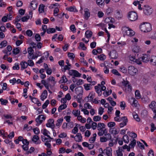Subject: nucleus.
Masks as SVG:
<instances>
[{
    "instance_id": "nucleus-35",
    "label": "nucleus",
    "mask_w": 156,
    "mask_h": 156,
    "mask_svg": "<svg viewBox=\"0 0 156 156\" xmlns=\"http://www.w3.org/2000/svg\"><path fill=\"white\" fill-rule=\"evenodd\" d=\"M28 52L29 55L28 56L29 57H31L32 55H33V54L34 52V51L33 49L31 47L28 48Z\"/></svg>"
},
{
    "instance_id": "nucleus-52",
    "label": "nucleus",
    "mask_w": 156,
    "mask_h": 156,
    "mask_svg": "<svg viewBox=\"0 0 156 156\" xmlns=\"http://www.w3.org/2000/svg\"><path fill=\"white\" fill-rule=\"evenodd\" d=\"M98 58L100 59V60L103 61L106 59V57L105 55L103 54H102L98 55Z\"/></svg>"
},
{
    "instance_id": "nucleus-62",
    "label": "nucleus",
    "mask_w": 156,
    "mask_h": 156,
    "mask_svg": "<svg viewBox=\"0 0 156 156\" xmlns=\"http://www.w3.org/2000/svg\"><path fill=\"white\" fill-rule=\"evenodd\" d=\"M27 64L28 66L29 65L30 66H33L34 63L33 61L31 60H29L27 61Z\"/></svg>"
},
{
    "instance_id": "nucleus-57",
    "label": "nucleus",
    "mask_w": 156,
    "mask_h": 156,
    "mask_svg": "<svg viewBox=\"0 0 156 156\" xmlns=\"http://www.w3.org/2000/svg\"><path fill=\"white\" fill-rule=\"evenodd\" d=\"M97 126L98 125H97V123L95 122H94L92 123L91 127L93 129L95 130L96 129Z\"/></svg>"
},
{
    "instance_id": "nucleus-32",
    "label": "nucleus",
    "mask_w": 156,
    "mask_h": 156,
    "mask_svg": "<svg viewBox=\"0 0 156 156\" xmlns=\"http://www.w3.org/2000/svg\"><path fill=\"white\" fill-rule=\"evenodd\" d=\"M66 9L70 12H76L78 11L74 6H71L69 8H67Z\"/></svg>"
},
{
    "instance_id": "nucleus-58",
    "label": "nucleus",
    "mask_w": 156,
    "mask_h": 156,
    "mask_svg": "<svg viewBox=\"0 0 156 156\" xmlns=\"http://www.w3.org/2000/svg\"><path fill=\"white\" fill-rule=\"evenodd\" d=\"M59 11V9L58 8H56L54 10V15L55 16H57L58 15V14Z\"/></svg>"
},
{
    "instance_id": "nucleus-53",
    "label": "nucleus",
    "mask_w": 156,
    "mask_h": 156,
    "mask_svg": "<svg viewBox=\"0 0 156 156\" xmlns=\"http://www.w3.org/2000/svg\"><path fill=\"white\" fill-rule=\"evenodd\" d=\"M49 103V101L48 100H47L42 105V108L43 109L45 108Z\"/></svg>"
},
{
    "instance_id": "nucleus-22",
    "label": "nucleus",
    "mask_w": 156,
    "mask_h": 156,
    "mask_svg": "<svg viewBox=\"0 0 156 156\" xmlns=\"http://www.w3.org/2000/svg\"><path fill=\"white\" fill-rule=\"evenodd\" d=\"M20 65L21 66V70H23V69L26 68L28 66L27 62L25 61L21 62L20 63Z\"/></svg>"
},
{
    "instance_id": "nucleus-61",
    "label": "nucleus",
    "mask_w": 156,
    "mask_h": 156,
    "mask_svg": "<svg viewBox=\"0 0 156 156\" xmlns=\"http://www.w3.org/2000/svg\"><path fill=\"white\" fill-rule=\"evenodd\" d=\"M151 132H153L154 130L156 129V127L155 126L154 123H152L151 124Z\"/></svg>"
},
{
    "instance_id": "nucleus-16",
    "label": "nucleus",
    "mask_w": 156,
    "mask_h": 156,
    "mask_svg": "<svg viewBox=\"0 0 156 156\" xmlns=\"http://www.w3.org/2000/svg\"><path fill=\"white\" fill-rule=\"evenodd\" d=\"M41 132L44 135L47 136L48 138L50 139H52L49 135V134H50V132L46 129H44L41 130Z\"/></svg>"
},
{
    "instance_id": "nucleus-47",
    "label": "nucleus",
    "mask_w": 156,
    "mask_h": 156,
    "mask_svg": "<svg viewBox=\"0 0 156 156\" xmlns=\"http://www.w3.org/2000/svg\"><path fill=\"white\" fill-rule=\"evenodd\" d=\"M7 45V41H2L0 44V48L6 46Z\"/></svg>"
},
{
    "instance_id": "nucleus-48",
    "label": "nucleus",
    "mask_w": 156,
    "mask_h": 156,
    "mask_svg": "<svg viewBox=\"0 0 156 156\" xmlns=\"http://www.w3.org/2000/svg\"><path fill=\"white\" fill-rule=\"evenodd\" d=\"M101 117L99 116H95L93 117V120L95 122H97L101 120Z\"/></svg>"
},
{
    "instance_id": "nucleus-1",
    "label": "nucleus",
    "mask_w": 156,
    "mask_h": 156,
    "mask_svg": "<svg viewBox=\"0 0 156 156\" xmlns=\"http://www.w3.org/2000/svg\"><path fill=\"white\" fill-rule=\"evenodd\" d=\"M140 30L146 33L150 31L151 30V24L147 23H144L140 25Z\"/></svg>"
},
{
    "instance_id": "nucleus-19",
    "label": "nucleus",
    "mask_w": 156,
    "mask_h": 156,
    "mask_svg": "<svg viewBox=\"0 0 156 156\" xmlns=\"http://www.w3.org/2000/svg\"><path fill=\"white\" fill-rule=\"evenodd\" d=\"M105 153L108 156H112V150L111 147H107L105 149Z\"/></svg>"
},
{
    "instance_id": "nucleus-11",
    "label": "nucleus",
    "mask_w": 156,
    "mask_h": 156,
    "mask_svg": "<svg viewBox=\"0 0 156 156\" xmlns=\"http://www.w3.org/2000/svg\"><path fill=\"white\" fill-rule=\"evenodd\" d=\"M95 93L94 92H91L89 94L88 96L85 98V100L87 102L91 101L94 97Z\"/></svg>"
},
{
    "instance_id": "nucleus-7",
    "label": "nucleus",
    "mask_w": 156,
    "mask_h": 156,
    "mask_svg": "<svg viewBox=\"0 0 156 156\" xmlns=\"http://www.w3.org/2000/svg\"><path fill=\"white\" fill-rule=\"evenodd\" d=\"M149 107L154 113H156V102L155 101H151L149 105Z\"/></svg>"
},
{
    "instance_id": "nucleus-23",
    "label": "nucleus",
    "mask_w": 156,
    "mask_h": 156,
    "mask_svg": "<svg viewBox=\"0 0 156 156\" xmlns=\"http://www.w3.org/2000/svg\"><path fill=\"white\" fill-rule=\"evenodd\" d=\"M105 22L106 23H108V24L110 23H113L114 22V19L112 17H109L105 18Z\"/></svg>"
},
{
    "instance_id": "nucleus-12",
    "label": "nucleus",
    "mask_w": 156,
    "mask_h": 156,
    "mask_svg": "<svg viewBox=\"0 0 156 156\" xmlns=\"http://www.w3.org/2000/svg\"><path fill=\"white\" fill-rule=\"evenodd\" d=\"M109 56L112 59H116L118 57V54L115 51L113 50L110 52L109 54Z\"/></svg>"
},
{
    "instance_id": "nucleus-26",
    "label": "nucleus",
    "mask_w": 156,
    "mask_h": 156,
    "mask_svg": "<svg viewBox=\"0 0 156 156\" xmlns=\"http://www.w3.org/2000/svg\"><path fill=\"white\" fill-rule=\"evenodd\" d=\"M67 106L66 104H63L60 105L58 108V112H60L62 110H63L66 108Z\"/></svg>"
},
{
    "instance_id": "nucleus-31",
    "label": "nucleus",
    "mask_w": 156,
    "mask_h": 156,
    "mask_svg": "<svg viewBox=\"0 0 156 156\" xmlns=\"http://www.w3.org/2000/svg\"><path fill=\"white\" fill-rule=\"evenodd\" d=\"M136 144V140L135 139H133V140L131 141V142L129 144V146L130 148H133L134 147Z\"/></svg>"
},
{
    "instance_id": "nucleus-39",
    "label": "nucleus",
    "mask_w": 156,
    "mask_h": 156,
    "mask_svg": "<svg viewBox=\"0 0 156 156\" xmlns=\"http://www.w3.org/2000/svg\"><path fill=\"white\" fill-rule=\"evenodd\" d=\"M92 34V33L91 31H87L85 33V35L87 38H89L91 37Z\"/></svg>"
},
{
    "instance_id": "nucleus-9",
    "label": "nucleus",
    "mask_w": 156,
    "mask_h": 156,
    "mask_svg": "<svg viewBox=\"0 0 156 156\" xmlns=\"http://www.w3.org/2000/svg\"><path fill=\"white\" fill-rule=\"evenodd\" d=\"M76 94L78 96L81 95L83 93V88L81 86H79L75 89Z\"/></svg>"
},
{
    "instance_id": "nucleus-15",
    "label": "nucleus",
    "mask_w": 156,
    "mask_h": 156,
    "mask_svg": "<svg viewBox=\"0 0 156 156\" xmlns=\"http://www.w3.org/2000/svg\"><path fill=\"white\" fill-rule=\"evenodd\" d=\"M39 139V137L37 135H35L33 136L32 139V141L36 144H40V142H39L38 140Z\"/></svg>"
},
{
    "instance_id": "nucleus-4",
    "label": "nucleus",
    "mask_w": 156,
    "mask_h": 156,
    "mask_svg": "<svg viewBox=\"0 0 156 156\" xmlns=\"http://www.w3.org/2000/svg\"><path fill=\"white\" fill-rule=\"evenodd\" d=\"M128 73L130 75L134 76L138 72L137 69L133 66H130L128 67Z\"/></svg>"
},
{
    "instance_id": "nucleus-40",
    "label": "nucleus",
    "mask_w": 156,
    "mask_h": 156,
    "mask_svg": "<svg viewBox=\"0 0 156 156\" xmlns=\"http://www.w3.org/2000/svg\"><path fill=\"white\" fill-rule=\"evenodd\" d=\"M67 81V79L65 76L63 75L59 81V82L61 83H65Z\"/></svg>"
},
{
    "instance_id": "nucleus-64",
    "label": "nucleus",
    "mask_w": 156,
    "mask_h": 156,
    "mask_svg": "<svg viewBox=\"0 0 156 156\" xmlns=\"http://www.w3.org/2000/svg\"><path fill=\"white\" fill-rule=\"evenodd\" d=\"M33 131L35 134L36 135L40 133V130L38 128L36 127L35 128H34L33 129Z\"/></svg>"
},
{
    "instance_id": "nucleus-54",
    "label": "nucleus",
    "mask_w": 156,
    "mask_h": 156,
    "mask_svg": "<svg viewBox=\"0 0 156 156\" xmlns=\"http://www.w3.org/2000/svg\"><path fill=\"white\" fill-rule=\"evenodd\" d=\"M112 73L118 76H121V74L118 72V71L115 69H113L112 70Z\"/></svg>"
},
{
    "instance_id": "nucleus-44",
    "label": "nucleus",
    "mask_w": 156,
    "mask_h": 156,
    "mask_svg": "<svg viewBox=\"0 0 156 156\" xmlns=\"http://www.w3.org/2000/svg\"><path fill=\"white\" fill-rule=\"evenodd\" d=\"M131 99L133 101V102L132 104V105L135 107H137L138 103L137 101L134 98H132Z\"/></svg>"
},
{
    "instance_id": "nucleus-14",
    "label": "nucleus",
    "mask_w": 156,
    "mask_h": 156,
    "mask_svg": "<svg viewBox=\"0 0 156 156\" xmlns=\"http://www.w3.org/2000/svg\"><path fill=\"white\" fill-rule=\"evenodd\" d=\"M73 76H74L72 77V80L73 81V82L74 83L76 82L74 80L75 78V77H80L81 76V74L79 73L77 71L74 70Z\"/></svg>"
},
{
    "instance_id": "nucleus-43",
    "label": "nucleus",
    "mask_w": 156,
    "mask_h": 156,
    "mask_svg": "<svg viewBox=\"0 0 156 156\" xmlns=\"http://www.w3.org/2000/svg\"><path fill=\"white\" fill-rule=\"evenodd\" d=\"M104 136H105V138H106L107 141L111 140L112 138V136L111 134L109 133H107V132L105 134Z\"/></svg>"
},
{
    "instance_id": "nucleus-5",
    "label": "nucleus",
    "mask_w": 156,
    "mask_h": 156,
    "mask_svg": "<svg viewBox=\"0 0 156 156\" xmlns=\"http://www.w3.org/2000/svg\"><path fill=\"white\" fill-rule=\"evenodd\" d=\"M144 13L147 15L151 14L153 12V9L148 5H145L143 8Z\"/></svg>"
},
{
    "instance_id": "nucleus-10",
    "label": "nucleus",
    "mask_w": 156,
    "mask_h": 156,
    "mask_svg": "<svg viewBox=\"0 0 156 156\" xmlns=\"http://www.w3.org/2000/svg\"><path fill=\"white\" fill-rule=\"evenodd\" d=\"M54 120L52 119H49L48 121V123L46 124V126L47 127L51 128L54 129L55 127Z\"/></svg>"
},
{
    "instance_id": "nucleus-55",
    "label": "nucleus",
    "mask_w": 156,
    "mask_h": 156,
    "mask_svg": "<svg viewBox=\"0 0 156 156\" xmlns=\"http://www.w3.org/2000/svg\"><path fill=\"white\" fill-rule=\"evenodd\" d=\"M113 12V10L111 8H108L106 10V13L108 15L110 14Z\"/></svg>"
},
{
    "instance_id": "nucleus-27",
    "label": "nucleus",
    "mask_w": 156,
    "mask_h": 156,
    "mask_svg": "<svg viewBox=\"0 0 156 156\" xmlns=\"http://www.w3.org/2000/svg\"><path fill=\"white\" fill-rule=\"evenodd\" d=\"M109 132L111 134L114 135H116L119 133V131H117L116 129L114 128H110L109 130Z\"/></svg>"
},
{
    "instance_id": "nucleus-17",
    "label": "nucleus",
    "mask_w": 156,
    "mask_h": 156,
    "mask_svg": "<svg viewBox=\"0 0 156 156\" xmlns=\"http://www.w3.org/2000/svg\"><path fill=\"white\" fill-rule=\"evenodd\" d=\"M47 91L46 90L44 91L41 96V99L42 101H44V99L46 98L47 96Z\"/></svg>"
},
{
    "instance_id": "nucleus-21",
    "label": "nucleus",
    "mask_w": 156,
    "mask_h": 156,
    "mask_svg": "<svg viewBox=\"0 0 156 156\" xmlns=\"http://www.w3.org/2000/svg\"><path fill=\"white\" fill-rule=\"evenodd\" d=\"M82 136L80 133H77L76 136V138H75V140L78 142H80L82 141Z\"/></svg>"
},
{
    "instance_id": "nucleus-63",
    "label": "nucleus",
    "mask_w": 156,
    "mask_h": 156,
    "mask_svg": "<svg viewBox=\"0 0 156 156\" xmlns=\"http://www.w3.org/2000/svg\"><path fill=\"white\" fill-rule=\"evenodd\" d=\"M35 38L36 40L37 41H40V40H41V36H40V35L38 34H36V35L35 36Z\"/></svg>"
},
{
    "instance_id": "nucleus-49",
    "label": "nucleus",
    "mask_w": 156,
    "mask_h": 156,
    "mask_svg": "<svg viewBox=\"0 0 156 156\" xmlns=\"http://www.w3.org/2000/svg\"><path fill=\"white\" fill-rule=\"evenodd\" d=\"M143 102L144 103L148 102L150 101V99L148 97L146 96L142 98Z\"/></svg>"
},
{
    "instance_id": "nucleus-20",
    "label": "nucleus",
    "mask_w": 156,
    "mask_h": 156,
    "mask_svg": "<svg viewBox=\"0 0 156 156\" xmlns=\"http://www.w3.org/2000/svg\"><path fill=\"white\" fill-rule=\"evenodd\" d=\"M150 62L151 64L154 66H156V56L154 55L152 56L150 60Z\"/></svg>"
},
{
    "instance_id": "nucleus-59",
    "label": "nucleus",
    "mask_w": 156,
    "mask_h": 156,
    "mask_svg": "<svg viewBox=\"0 0 156 156\" xmlns=\"http://www.w3.org/2000/svg\"><path fill=\"white\" fill-rule=\"evenodd\" d=\"M70 69V67L66 65L63 68H62V71L65 72L66 70H69Z\"/></svg>"
},
{
    "instance_id": "nucleus-41",
    "label": "nucleus",
    "mask_w": 156,
    "mask_h": 156,
    "mask_svg": "<svg viewBox=\"0 0 156 156\" xmlns=\"http://www.w3.org/2000/svg\"><path fill=\"white\" fill-rule=\"evenodd\" d=\"M63 120V119L62 118H60L58 119L57 120V123L56 124V125L57 126H60Z\"/></svg>"
},
{
    "instance_id": "nucleus-24",
    "label": "nucleus",
    "mask_w": 156,
    "mask_h": 156,
    "mask_svg": "<svg viewBox=\"0 0 156 156\" xmlns=\"http://www.w3.org/2000/svg\"><path fill=\"white\" fill-rule=\"evenodd\" d=\"M84 16L85 18H88L89 17L90 13L89 10L87 8L85 9H84Z\"/></svg>"
},
{
    "instance_id": "nucleus-46",
    "label": "nucleus",
    "mask_w": 156,
    "mask_h": 156,
    "mask_svg": "<svg viewBox=\"0 0 156 156\" xmlns=\"http://www.w3.org/2000/svg\"><path fill=\"white\" fill-rule=\"evenodd\" d=\"M29 98L34 103H37V102H39V101L36 98L32 97L31 96H29Z\"/></svg>"
},
{
    "instance_id": "nucleus-18",
    "label": "nucleus",
    "mask_w": 156,
    "mask_h": 156,
    "mask_svg": "<svg viewBox=\"0 0 156 156\" xmlns=\"http://www.w3.org/2000/svg\"><path fill=\"white\" fill-rule=\"evenodd\" d=\"M105 124L102 123H99L98 124V126H97V129L98 130H100L106 129L105 128Z\"/></svg>"
},
{
    "instance_id": "nucleus-30",
    "label": "nucleus",
    "mask_w": 156,
    "mask_h": 156,
    "mask_svg": "<svg viewBox=\"0 0 156 156\" xmlns=\"http://www.w3.org/2000/svg\"><path fill=\"white\" fill-rule=\"evenodd\" d=\"M98 134L99 136H102L104 134H105L107 132L106 129L100 130H98Z\"/></svg>"
},
{
    "instance_id": "nucleus-29",
    "label": "nucleus",
    "mask_w": 156,
    "mask_h": 156,
    "mask_svg": "<svg viewBox=\"0 0 156 156\" xmlns=\"http://www.w3.org/2000/svg\"><path fill=\"white\" fill-rule=\"evenodd\" d=\"M94 88L97 93L98 94V95L99 96H101L102 94V92L100 88L98 86H95Z\"/></svg>"
},
{
    "instance_id": "nucleus-34",
    "label": "nucleus",
    "mask_w": 156,
    "mask_h": 156,
    "mask_svg": "<svg viewBox=\"0 0 156 156\" xmlns=\"http://www.w3.org/2000/svg\"><path fill=\"white\" fill-rule=\"evenodd\" d=\"M93 136L90 137L89 139L90 142V143H93L95 140L97 136V134L95 133H94L93 135Z\"/></svg>"
},
{
    "instance_id": "nucleus-36",
    "label": "nucleus",
    "mask_w": 156,
    "mask_h": 156,
    "mask_svg": "<svg viewBox=\"0 0 156 156\" xmlns=\"http://www.w3.org/2000/svg\"><path fill=\"white\" fill-rule=\"evenodd\" d=\"M122 147H119V150L116 151V153L117 156H122L123 154L122 152Z\"/></svg>"
},
{
    "instance_id": "nucleus-42",
    "label": "nucleus",
    "mask_w": 156,
    "mask_h": 156,
    "mask_svg": "<svg viewBox=\"0 0 156 156\" xmlns=\"http://www.w3.org/2000/svg\"><path fill=\"white\" fill-rule=\"evenodd\" d=\"M123 139L124 141L126 143H128L129 142V138L128 136L127 135H125L123 137Z\"/></svg>"
},
{
    "instance_id": "nucleus-56",
    "label": "nucleus",
    "mask_w": 156,
    "mask_h": 156,
    "mask_svg": "<svg viewBox=\"0 0 156 156\" xmlns=\"http://www.w3.org/2000/svg\"><path fill=\"white\" fill-rule=\"evenodd\" d=\"M84 107L85 109H91L92 106L88 103H86L84 105Z\"/></svg>"
},
{
    "instance_id": "nucleus-60",
    "label": "nucleus",
    "mask_w": 156,
    "mask_h": 156,
    "mask_svg": "<svg viewBox=\"0 0 156 156\" xmlns=\"http://www.w3.org/2000/svg\"><path fill=\"white\" fill-rule=\"evenodd\" d=\"M133 117L134 118L137 122H139L140 121V119L139 118L137 114H135L133 115Z\"/></svg>"
},
{
    "instance_id": "nucleus-37",
    "label": "nucleus",
    "mask_w": 156,
    "mask_h": 156,
    "mask_svg": "<svg viewBox=\"0 0 156 156\" xmlns=\"http://www.w3.org/2000/svg\"><path fill=\"white\" fill-rule=\"evenodd\" d=\"M20 48L19 47L14 48L13 50V53L15 55H17L19 54L20 51Z\"/></svg>"
},
{
    "instance_id": "nucleus-6",
    "label": "nucleus",
    "mask_w": 156,
    "mask_h": 156,
    "mask_svg": "<svg viewBox=\"0 0 156 156\" xmlns=\"http://www.w3.org/2000/svg\"><path fill=\"white\" fill-rule=\"evenodd\" d=\"M45 119V117L43 115H40L36 119V121L37 123L36 124V126H38L39 125L41 124L43 120H44Z\"/></svg>"
},
{
    "instance_id": "nucleus-33",
    "label": "nucleus",
    "mask_w": 156,
    "mask_h": 156,
    "mask_svg": "<svg viewBox=\"0 0 156 156\" xmlns=\"http://www.w3.org/2000/svg\"><path fill=\"white\" fill-rule=\"evenodd\" d=\"M135 95L137 99H139L141 98V96L140 91L138 90H136L135 92Z\"/></svg>"
},
{
    "instance_id": "nucleus-51",
    "label": "nucleus",
    "mask_w": 156,
    "mask_h": 156,
    "mask_svg": "<svg viewBox=\"0 0 156 156\" xmlns=\"http://www.w3.org/2000/svg\"><path fill=\"white\" fill-rule=\"evenodd\" d=\"M115 125V123L114 122H110L108 123V126L111 128L114 127Z\"/></svg>"
},
{
    "instance_id": "nucleus-13",
    "label": "nucleus",
    "mask_w": 156,
    "mask_h": 156,
    "mask_svg": "<svg viewBox=\"0 0 156 156\" xmlns=\"http://www.w3.org/2000/svg\"><path fill=\"white\" fill-rule=\"evenodd\" d=\"M141 58L143 62L145 63L148 62L150 60V56L146 55H144Z\"/></svg>"
},
{
    "instance_id": "nucleus-2",
    "label": "nucleus",
    "mask_w": 156,
    "mask_h": 156,
    "mask_svg": "<svg viewBox=\"0 0 156 156\" xmlns=\"http://www.w3.org/2000/svg\"><path fill=\"white\" fill-rule=\"evenodd\" d=\"M124 35L130 36H132L135 34V32L129 27H124L122 29Z\"/></svg>"
},
{
    "instance_id": "nucleus-28",
    "label": "nucleus",
    "mask_w": 156,
    "mask_h": 156,
    "mask_svg": "<svg viewBox=\"0 0 156 156\" xmlns=\"http://www.w3.org/2000/svg\"><path fill=\"white\" fill-rule=\"evenodd\" d=\"M83 86L86 90H88L92 88L91 85L90 84H85Z\"/></svg>"
},
{
    "instance_id": "nucleus-50",
    "label": "nucleus",
    "mask_w": 156,
    "mask_h": 156,
    "mask_svg": "<svg viewBox=\"0 0 156 156\" xmlns=\"http://www.w3.org/2000/svg\"><path fill=\"white\" fill-rule=\"evenodd\" d=\"M0 101L1 102V104L2 105H6V104L8 103V101L7 100H4L2 98L0 99Z\"/></svg>"
},
{
    "instance_id": "nucleus-45",
    "label": "nucleus",
    "mask_w": 156,
    "mask_h": 156,
    "mask_svg": "<svg viewBox=\"0 0 156 156\" xmlns=\"http://www.w3.org/2000/svg\"><path fill=\"white\" fill-rule=\"evenodd\" d=\"M47 32L49 34L54 33L55 32V29L54 28H50L47 29Z\"/></svg>"
},
{
    "instance_id": "nucleus-25",
    "label": "nucleus",
    "mask_w": 156,
    "mask_h": 156,
    "mask_svg": "<svg viewBox=\"0 0 156 156\" xmlns=\"http://www.w3.org/2000/svg\"><path fill=\"white\" fill-rule=\"evenodd\" d=\"M45 7V5L43 4H41L39 5V8H38V11L40 13H42L44 12V8Z\"/></svg>"
},
{
    "instance_id": "nucleus-8",
    "label": "nucleus",
    "mask_w": 156,
    "mask_h": 156,
    "mask_svg": "<svg viewBox=\"0 0 156 156\" xmlns=\"http://www.w3.org/2000/svg\"><path fill=\"white\" fill-rule=\"evenodd\" d=\"M122 121V122L120 123L119 124L120 128H122L124 126H126L128 122V119L126 117L123 116L121 118Z\"/></svg>"
},
{
    "instance_id": "nucleus-3",
    "label": "nucleus",
    "mask_w": 156,
    "mask_h": 156,
    "mask_svg": "<svg viewBox=\"0 0 156 156\" xmlns=\"http://www.w3.org/2000/svg\"><path fill=\"white\" fill-rule=\"evenodd\" d=\"M128 18L131 21H135L138 18L137 14L134 11L129 12L128 13Z\"/></svg>"
},
{
    "instance_id": "nucleus-38",
    "label": "nucleus",
    "mask_w": 156,
    "mask_h": 156,
    "mask_svg": "<svg viewBox=\"0 0 156 156\" xmlns=\"http://www.w3.org/2000/svg\"><path fill=\"white\" fill-rule=\"evenodd\" d=\"M30 5L31 8H32L33 10H35L37 7L36 2L34 1H32L31 2Z\"/></svg>"
}]
</instances>
